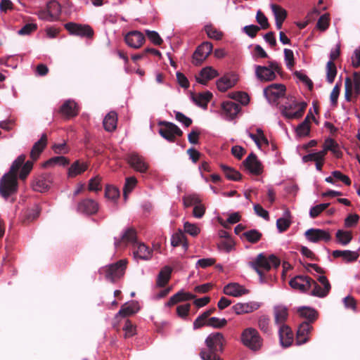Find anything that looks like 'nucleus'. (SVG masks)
Returning <instances> with one entry per match:
<instances>
[{
  "instance_id": "obj_7",
  "label": "nucleus",
  "mask_w": 360,
  "mask_h": 360,
  "mask_svg": "<svg viewBox=\"0 0 360 360\" xmlns=\"http://www.w3.org/2000/svg\"><path fill=\"white\" fill-rule=\"evenodd\" d=\"M243 344L252 351L259 350L263 345V339L257 329L249 327L245 328L241 334Z\"/></svg>"
},
{
  "instance_id": "obj_62",
  "label": "nucleus",
  "mask_w": 360,
  "mask_h": 360,
  "mask_svg": "<svg viewBox=\"0 0 360 360\" xmlns=\"http://www.w3.org/2000/svg\"><path fill=\"white\" fill-rule=\"evenodd\" d=\"M101 178L99 176L91 178L89 182L88 189L90 191H98L101 190L102 187L101 185Z\"/></svg>"
},
{
  "instance_id": "obj_25",
  "label": "nucleus",
  "mask_w": 360,
  "mask_h": 360,
  "mask_svg": "<svg viewBox=\"0 0 360 360\" xmlns=\"http://www.w3.org/2000/svg\"><path fill=\"white\" fill-rule=\"evenodd\" d=\"M245 168L252 174L258 175L262 172V167L253 153L250 154L244 161Z\"/></svg>"
},
{
  "instance_id": "obj_6",
  "label": "nucleus",
  "mask_w": 360,
  "mask_h": 360,
  "mask_svg": "<svg viewBox=\"0 0 360 360\" xmlns=\"http://www.w3.org/2000/svg\"><path fill=\"white\" fill-rule=\"evenodd\" d=\"M226 98L233 100V101H226V120L233 119L240 112V108L236 102L242 105H246L249 102L248 95L241 91L230 92L226 94Z\"/></svg>"
},
{
  "instance_id": "obj_34",
  "label": "nucleus",
  "mask_w": 360,
  "mask_h": 360,
  "mask_svg": "<svg viewBox=\"0 0 360 360\" xmlns=\"http://www.w3.org/2000/svg\"><path fill=\"white\" fill-rule=\"evenodd\" d=\"M270 7L276 20V27L278 30H281L283 21L286 18L287 12L284 8L276 4H271Z\"/></svg>"
},
{
  "instance_id": "obj_40",
  "label": "nucleus",
  "mask_w": 360,
  "mask_h": 360,
  "mask_svg": "<svg viewBox=\"0 0 360 360\" xmlns=\"http://www.w3.org/2000/svg\"><path fill=\"white\" fill-rule=\"evenodd\" d=\"M309 115H307L304 121L300 123L295 129L296 135L299 137L307 136L310 132Z\"/></svg>"
},
{
  "instance_id": "obj_43",
  "label": "nucleus",
  "mask_w": 360,
  "mask_h": 360,
  "mask_svg": "<svg viewBox=\"0 0 360 360\" xmlns=\"http://www.w3.org/2000/svg\"><path fill=\"white\" fill-rule=\"evenodd\" d=\"M124 338H130L136 334V326L133 324L129 319H127L123 326Z\"/></svg>"
},
{
  "instance_id": "obj_51",
  "label": "nucleus",
  "mask_w": 360,
  "mask_h": 360,
  "mask_svg": "<svg viewBox=\"0 0 360 360\" xmlns=\"http://www.w3.org/2000/svg\"><path fill=\"white\" fill-rule=\"evenodd\" d=\"M184 230L186 233L193 237L197 236L200 233V228L197 224L188 221L184 223Z\"/></svg>"
},
{
  "instance_id": "obj_42",
  "label": "nucleus",
  "mask_w": 360,
  "mask_h": 360,
  "mask_svg": "<svg viewBox=\"0 0 360 360\" xmlns=\"http://www.w3.org/2000/svg\"><path fill=\"white\" fill-rule=\"evenodd\" d=\"M298 314L303 318L308 319L310 321H313L316 319L317 313L316 311L308 307H300L297 309Z\"/></svg>"
},
{
  "instance_id": "obj_19",
  "label": "nucleus",
  "mask_w": 360,
  "mask_h": 360,
  "mask_svg": "<svg viewBox=\"0 0 360 360\" xmlns=\"http://www.w3.org/2000/svg\"><path fill=\"white\" fill-rule=\"evenodd\" d=\"M285 91V86L281 84H273L264 90V94L269 101H275L283 96Z\"/></svg>"
},
{
  "instance_id": "obj_28",
  "label": "nucleus",
  "mask_w": 360,
  "mask_h": 360,
  "mask_svg": "<svg viewBox=\"0 0 360 360\" xmlns=\"http://www.w3.org/2000/svg\"><path fill=\"white\" fill-rule=\"evenodd\" d=\"M139 310V307L136 302H126L121 307L119 311L115 314V318L130 316L137 313Z\"/></svg>"
},
{
  "instance_id": "obj_14",
  "label": "nucleus",
  "mask_w": 360,
  "mask_h": 360,
  "mask_svg": "<svg viewBox=\"0 0 360 360\" xmlns=\"http://www.w3.org/2000/svg\"><path fill=\"white\" fill-rule=\"evenodd\" d=\"M212 44L205 41L199 45L193 54V63L200 65L207 58L212 51Z\"/></svg>"
},
{
  "instance_id": "obj_15",
  "label": "nucleus",
  "mask_w": 360,
  "mask_h": 360,
  "mask_svg": "<svg viewBox=\"0 0 360 360\" xmlns=\"http://www.w3.org/2000/svg\"><path fill=\"white\" fill-rule=\"evenodd\" d=\"M304 236L311 243L328 242L331 239V236L328 231L319 229H309L305 231Z\"/></svg>"
},
{
  "instance_id": "obj_48",
  "label": "nucleus",
  "mask_w": 360,
  "mask_h": 360,
  "mask_svg": "<svg viewBox=\"0 0 360 360\" xmlns=\"http://www.w3.org/2000/svg\"><path fill=\"white\" fill-rule=\"evenodd\" d=\"M250 136L259 148L262 144L268 145V141L261 129H257V134H250Z\"/></svg>"
},
{
  "instance_id": "obj_56",
  "label": "nucleus",
  "mask_w": 360,
  "mask_h": 360,
  "mask_svg": "<svg viewBox=\"0 0 360 360\" xmlns=\"http://www.w3.org/2000/svg\"><path fill=\"white\" fill-rule=\"evenodd\" d=\"M191 309L190 304H180L176 307V314L182 319H186L189 315Z\"/></svg>"
},
{
  "instance_id": "obj_26",
  "label": "nucleus",
  "mask_w": 360,
  "mask_h": 360,
  "mask_svg": "<svg viewBox=\"0 0 360 360\" xmlns=\"http://www.w3.org/2000/svg\"><path fill=\"white\" fill-rule=\"evenodd\" d=\"M134 257L143 260H149L152 257L153 251L144 243H136L133 245Z\"/></svg>"
},
{
  "instance_id": "obj_20",
  "label": "nucleus",
  "mask_w": 360,
  "mask_h": 360,
  "mask_svg": "<svg viewBox=\"0 0 360 360\" xmlns=\"http://www.w3.org/2000/svg\"><path fill=\"white\" fill-rule=\"evenodd\" d=\"M59 112L66 119H70L78 115L79 108L75 101L69 99L61 105Z\"/></svg>"
},
{
  "instance_id": "obj_63",
  "label": "nucleus",
  "mask_w": 360,
  "mask_h": 360,
  "mask_svg": "<svg viewBox=\"0 0 360 360\" xmlns=\"http://www.w3.org/2000/svg\"><path fill=\"white\" fill-rule=\"evenodd\" d=\"M68 163H69V160L65 157H64V156H56V157H53V158H51V159H49L46 162V165H58L64 166V165H68Z\"/></svg>"
},
{
  "instance_id": "obj_4",
  "label": "nucleus",
  "mask_w": 360,
  "mask_h": 360,
  "mask_svg": "<svg viewBox=\"0 0 360 360\" xmlns=\"http://www.w3.org/2000/svg\"><path fill=\"white\" fill-rule=\"evenodd\" d=\"M328 150H330L334 154L338 155V145L332 139H328L325 141L322 150L306 155L303 156L302 160L304 162H316V169L321 171Z\"/></svg>"
},
{
  "instance_id": "obj_52",
  "label": "nucleus",
  "mask_w": 360,
  "mask_h": 360,
  "mask_svg": "<svg viewBox=\"0 0 360 360\" xmlns=\"http://www.w3.org/2000/svg\"><path fill=\"white\" fill-rule=\"evenodd\" d=\"M248 241L252 243L258 242L262 238V233L256 229L248 231L243 233Z\"/></svg>"
},
{
  "instance_id": "obj_32",
  "label": "nucleus",
  "mask_w": 360,
  "mask_h": 360,
  "mask_svg": "<svg viewBox=\"0 0 360 360\" xmlns=\"http://www.w3.org/2000/svg\"><path fill=\"white\" fill-rule=\"evenodd\" d=\"M89 165L86 162L76 160L68 169V176L69 178H75L78 175L83 174L87 170Z\"/></svg>"
},
{
  "instance_id": "obj_2",
  "label": "nucleus",
  "mask_w": 360,
  "mask_h": 360,
  "mask_svg": "<svg viewBox=\"0 0 360 360\" xmlns=\"http://www.w3.org/2000/svg\"><path fill=\"white\" fill-rule=\"evenodd\" d=\"M205 342L208 351H200V356L202 360H223L217 354V352H222L224 350L225 338L223 333H212L206 338Z\"/></svg>"
},
{
  "instance_id": "obj_53",
  "label": "nucleus",
  "mask_w": 360,
  "mask_h": 360,
  "mask_svg": "<svg viewBox=\"0 0 360 360\" xmlns=\"http://www.w3.org/2000/svg\"><path fill=\"white\" fill-rule=\"evenodd\" d=\"M258 327L265 333L270 332V319L266 315H262L258 319Z\"/></svg>"
},
{
  "instance_id": "obj_54",
  "label": "nucleus",
  "mask_w": 360,
  "mask_h": 360,
  "mask_svg": "<svg viewBox=\"0 0 360 360\" xmlns=\"http://www.w3.org/2000/svg\"><path fill=\"white\" fill-rule=\"evenodd\" d=\"M284 53V61L286 67L289 70H292L295 65V57L294 53L291 49H285L283 51Z\"/></svg>"
},
{
  "instance_id": "obj_39",
  "label": "nucleus",
  "mask_w": 360,
  "mask_h": 360,
  "mask_svg": "<svg viewBox=\"0 0 360 360\" xmlns=\"http://www.w3.org/2000/svg\"><path fill=\"white\" fill-rule=\"evenodd\" d=\"M333 255L334 257H342L347 262L356 261L359 257L356 252L351 250H335Z\"/></svg>"
},
{
  "instance_id": "obj_41",
  "label": "nucleus",
  "mask_w": 360,
  "mask_h": 360,
  "mask_svg": "<svg viewBox=\"0 0 360 360\" xmlns=\"http://www.w3.org/2000/svg\"><path fill=\"white\" fill-rule=\"evenodd\" d=\"M46 9L49 11L51 18L58 20L61 13L60 4L56 1H51L46 5Z\"/></svg>"
},
{
  "instance_id": "obj_30",
  "label": "nucleus",
  "mask_w": 360,
  "mask_h": 360,
  "mask_svg": "<svg viewBox=\"0 0 360 360\" xmlns=\"http://www.w3.org/2000/svg\"><path fill=\"white\" fill-rule=\"evenodd\" d=\"M212 98V94L208 91L191 95L193 102L204 110L207 108L209 102Z\"/></svg>"
},
{
  "instance_id": "obj_44",
  "label": "nucleus",
  "mask_w": 360,
  "mask_h": 360,
  "mask_svg": "<svg viewBox=\"0 0 360 360\" xmlns=\"http://www.w3.org/2000/svg\"><path fill=\"white\" fill-rule=\"evenodd\" d=\"M199 202H201V198L197 194H188L183 197V204L184 207L187 208L191 206H195Z\"/></svg>"
},
{
  "instance_id": "obj_47",
  "label": "nucleus",
  "mask_w": 360,
  "mask_h": 360,
  "mask_svg": "<svg viewBox=\"0 0 360 360\" xmlns=\"http://www.w3.org/2000/svg\"><path fill=\"white\" fill-rule=\"evenodd\" d=\"M205 30L208 36L211 39L216 40L221 39L223 37V32L219 31L217 27L212 25H207L205 27Z\"/></svg>"
},
{
  "instance_id": "obj_46",
  "label": "nucleus",
  "mask_w": 360,
  "mask_h": 360,
  "mask_svg": "<svg viewBox=\"0 0 360 360\" xmlns=\"http://www.w3.org/2000/svg\"><path fill=\"white\" fill-rule=\"evenodd\" d=\"M336 238L338 243L346 245L352 240V236L350 231L338 230L336 233Z\"/></svg>"
},
{
  "instance_id": "obj_49",
  "label": "nucleus",
  "mask_w": 360,
  "mask_h": 360,
  "mask_svg": "<svg viewBox=\"0 0 360 360\" xmlns=\"http://www.w3.org/2000/svg\"><path fill=\"white\" fill-rule=\"evenodd\" d=\"M337 70L333 61H328L326 64V79L328 83L332 84L336 77Z\"/></svg>"
},
{
  "instance_id": "obj_64",
  "label": "nucleus",
  "mask_w": 360,
  "mask_h": 360,
  "mask_svg": "<svg viewBox=\"0 0 360 360\" xmlns=\"http://www.w3.org/2000/svg\"><path fill=\"white\" fill-rule=\"evenodd\" d=\"M340 86H341V82H338L333 87L330 96V103L333 105H335L338 103V99L340 95Z\"/></svg>"
},
{
  "instance_id": "obj_22",
  "label": "nucleus",
  "mask_w": 360,
  "mask_h": 360,
  "mask_svg": "<svg viewBox=\"0 0 360 360\" xmlns=\"http://www.w3.org/2000/svg\"><path fill=\"white\" fill-rule=\"evenodd\" d=\"M261 304L258 302H249L245 303H237L232 307L233 310L237 314H248L258 309Z\"/></svg>"
},
{
  "instance_id": "obj_21",
  "label": "nucleus",
  "mask_w": 360,
  "mask_h": 360,
  "mask_svg": "<svg viewBox=\"0 0 360 360\" xmlns=\"http://www.w3.org/2000/svg\"><path fill=\"white\" fill-rule=\"evenodd\" d=\"M312 326L309 322L302 323L297 331L296 343L298 345L307 342L309 340V335L312 330Z\"/></svg>"
},
{
  "instance_id": "obj_38",
  "label": "nucleus",
  "mask_w": 360,
  "mask_h": 360,
  "mask_svg": "<svg viewBox=\"0 0 360 360\" xmlns=\"http://www.w3.org/2000/svg\"><path fill=\"white\" fill-rule=\"evenodd\" d=\"M172 268L166 266L158 274L156 285L158 287H164L169 281Z\"/></svg>"
},
{
  "instance_id": "obj_45",
  "label": "nucleus",
  "mask_w": 360,
  "mask_h": 360,
  "mask_svg": "<svg viewBox=\"0 0 360 360\" xmlns=\"http://www.w3.org/2000/svg\"><path fill=\"white\" fill-rule=\"evenodd\" d=\"M137 184V179L134 176L127 177L125 179V184L123 188L124 198L125 200Z\"/></svg>"
},
{
  "instance_id": "obj_57",
  "label": "nucleus",
  "mask_w": 360,
  "mask_h": 360,
  "mask_svg": "<svg viewBox=\"0 0 360 360\" xmlns=\"http://www.w3.org/2000/svg\"><path fill=\"white\" fill-rule=\"evenodd\" d=\"M329 205V203H322L312 207L309 210L310 217L312 219L317 217Z\"/></svg>"
},
{
  "instance_id": "obj_27",
  "label": "nucleus",
  "mask_w": 360,
  "mask_h": 360,
  "mask_svg": "<svg viewBox=\"0 0 360 360\" xmlns=\"http://www.w3.org/2000/svg\"><path fill=\"white\" fill-rule=\"evenodd\" d=\"M274 317L276 325H285L288 318V309L283 304H277L274 307Z\"/></svg>"
},
{
  "instance_id": "obj_17",
  "label": "nucleus",
  "mask_w": 360,
  "mask_h": 360,
  "mask_svg": "<svg viewBox=\"0 0 360 360\" xmlns=\"http://www.w3.org/2000/svg\"><path fill=\"white\" fill-rule=\"evenodd\" d=\"M126 44L131 48L138 49L145 43V37L139 31L134 30L129 32L124 37Z\"/></svg>"
},
{
  "instance_id": "obj_8",
  "label": "nucleus",
  "mask_w": 360,
  "mask_h": 360,
  "mask_svg": "<svg viewBox=\"0 0 360 360\" xmlns=\"http://www.w3.org/2000/svg\"><path fill=\"white\" fill-rule=\"evenodd\" d=\"M255 75L261 82H270L276 78L281 72V65L276 61H269L268 66L256 65Z\"/></svg>"
},
{
  "instance_id": "obj_31",
  "label": "nucleus",
  "mask_w": 360,
  "mask_h": 360,
  "mask_svg": "<svg viewBox=\"0 0 360 360\" xmlns=\"http://www.w3.org/2000/svg\"><path fill=\"white\" fill-rule=\"evenodd\" d=\"M280 342L283 347H289L293 341V333L286 325L280 326L278 330Z\"/></svg>"
},
{
  "instance_id": "obj_55",
  "label": "nucleus",
  "mask_w": 360,
  "mask_h": 360,
  "mask_svg": "<svg viewBox=\"0 0 360 360\" xmlns=\"http://www.w3.org/2000/svg\"><path fill=\"white\" fill-rule=\"evenodd\" d=\"M146 34L148 39L155 45L160 46L162 44L163 40L156 31L146 30Z\"/></svg>"
},
{
  "instance_id": "obj_33",
  "label": "nucleus",
  "mask_w": 360,
  "mask_h": 360,
  "mask_svg": "<svg viewBox=\"0 0 360 360\" xmlns=\"http://www.w3.org/2000/svg\"><path fill=\"white\" fill-rule=\"evenodd\" d=\"M217 71L211 67L202 68L199 74L195 77L196 81L202 85H206L207 82L217 77Z\"/></svg>"
},
{
  "instance_id": "obj_13",
  "label": "nucleus",
  "mask_w": 360,
  "mask_h": 360,
  "mask_svg": "<svg viewBox=\"0 0 360 360\" xmlns=\"http://www.w3.org/2000/svg\"><path fill=\"white\" fill-rule=\"evenodd\" d=\"M345 98L350 100V96L354 94L356 96L360 94V73L354 72L353 78L347 77L345 82Z\"/></svg>"
},
{
  "instance_id": "obj_12",
  "label": "nucleus",
  "mask_w": 360,
  "mask_h": 360,
  "mask_svg": "<svg viewBox=\"0 0 360 360\" xmlns=\"http://www.w3.org/2000/svg\"><path fill=\"white\" fill-rule=\"evenodd\" d=\"M126 160L129 166L136 172L146 173L149 168V164L146 158L137 153H129Z\"/></svg>"
},
{
  "instance_id": "obj_61",
  "label": "nucleus",
  "mask_w": 360,
  "mask_h": 360,
  "mask_svg": "<svg viewBox=\"0 0 360 360\" xmlns=\"http://www.w3.org/2000/svg\"><path fill=\"white\" fill-rule=\"evenodd\" d=\"M225 326V319H219L217 317H211L208 319L207 327L213 328H221Z\"/></svg>"
},
{
  "instance_id": "obj_11",
  "label": "nucleus",
  "mask_w": 360,
  "mask_h": 360,
  "mask_svg": "<svg viewBox=\"0 0 360 360\" xmlns=\"http://www.w3.org/2000/svg\"><path fill=\"white\" fill-rule=\"evenodd\" d=\"M64 27L72 35L91 39L94 34V30L89 25L70 22L65 24Z\"/></svg>"
},
{
  "instance_id": "obj_58",
  "label": "nucleus",
  "mask_w": 360,
  "mask_h": 360,
  "mask_svg": "<svg viewBox=\"0 0 360 360\" xmlns=\"http://www.w3.org/2000/svg\"><path fill=\"white\" fill-rule=\"evenodd\" d=\"M311 285H313L314 289L311 291V295L313 296H316L318 297H326L329 292L326 290H323L319 285L317 284L314 280H312Z\"/></svg>"
},
{
  "instance_id": "obj_59",
  "label": "nucleus",
  "mask_w": 360,
  "mask_h": 360,
  "mask_svg": "<svg viewBox=\"0 0 360 360\" xmlns=\"http://www.w3.org/2000/svg\"><path fill=\"white\" fill-rule=\"evenodd\" d=\"M105 195L107 198L115 200L120 196V191L113 186H107L105 187Z\"/></svg>"
},
{
  "instance_id": "obj_10",
  "label": "nucleus",
  "mask_w": 360,
  "mask_h": 360,
  "mask_svg": "<svg viewBox=\"0 0 360 360\" xmlns=\"http://www.w3.org/2000/svg\"><path fill=\"white\" fill-rule=\"evenodd\" d=\"M161 127L159 129V134L169 142H174L176 136H181L183 131L175 124L167 121L159 122Z\"/></svg>"
},
{
  "instance_id": "obj_9",
  "label": "nucleus",
  "mask_w": 360,
  "mask_h": 360,
  "mask_svg": "<svg viewBox=\"0 0 360 360\" xmlns=\"http://www.w3.org/2000/svg\"><path fill=\"white\" fill-rule=\"evenodd\" d=\"M304 103H298L294 99H290L281 108L282 115L287 119H299L304 113L306 108Z\"/></svg>"
},
{
  "instance_id": "obj_24",
  "label": "nucleus",
  "mask_w": 360,
  "mask_h": 360,
  "mask_svg": "<svg viewBox=\"0 0 360 360\" xmlns=\"http://www.w3.org/2000/svg\"><path fill=\"white\" fill-rule=\"evenodd\" d=\"M51 178L47 174L37 176L32 181V187L34 191L38 192L46 191L51 186Z\"/></svg>"
},
{
  "instance_id": "obj_16",
  "label": "nucleus",
  "mask_w": 360,
  "mask_h": 360,
  "mask_svg": "<svg viewBox=\"0 0 360 360\" xmlns=\"http://www.w3.org/2000/svg\"><path fill=\"white\" fill-rule=\"evenodd\" d=\"M99 206L96 201L91 198L80 200L77 205V211L79 213L91 215L97 213Z\"/></svg>"
},
{
  "instance_id": "obj_50",
  "label": "nucleus",
  "mask_w": 360,
  "mask_h": 360,
  "mask_svg": "<svg viewBox=\"0 0 360 360\" xmlns=\"http://www.w3.org/2000/svg\"><path fill=\"white\" fill-rule=\"evenodd\" d=\"M33 162L34 161L32 160H27V162L24 161V162L22 164L21 167H20V169L21 168V170L19 174V178L21 180H25L32 171L33 168Z\"/></svg>"
},
{
  "instance_id": "obj_60",
  "label": "nucleus",
  "mask_w": 360,
  "mask_h": 360,
  "mask_svg": "<svg viewBox=\"0 0 360 360\" xmlns=\"http://www.w3.org/2000/svg\"><path fill=\"white\" fill-rule=\"evenodd\" d=\"M329 21L330 18L328 14L322 15L317 21V29L322 32L326 30L329 26Z\"/></svg>"
},
{
  "instance_id": "obj_23",
  "label": "nucleus",
  "mask_w": 360,
  "mask_h": 360,
  "mask_svg": "<svg viewBox=\"0 0 360 360\" xmlns=\"http://www.w3.org/2000/svg\"><path fill=\"white\" fill-rule=\"evenodd\" d=\"M48 138L46 134H43L39 141H37L32 146L30 151V158L32 161H36L40 157L47 146Z\"/></svg>"
},
{
  "instance_id": "obj_1",
  "label": "nucleus",
  "mask_w": 360,
  "mask_h": 360,
  "mask_svg": "<svg viewBox=\"0 0 360 360\" xmlns=\"http://www.w3.org/2000/svg\"><path fill=\"white\" fill-rule=\"evenodd\" d=\"M25 158L26 155L24 154L19 155L13 162L9 172L1 179L0 195L5 199L17 193L18 188L17 174Z\"/></svg>"
},
{
  "instance_id": "obj_35",
  "label": "nucleus",
  "mask_w": 360,
  "mask_h": 360,
  "mask_svg": "<svg viewBox=\"0 0 360 360\" xmlns=\"http://www.w3.org/2000/svg\"><path fill=\"white\" fill-rule=\"evenodd\" d=\"M117 114L115 111L108 112L103 119V124L107 131H113L117 128Z\"/></svg>"
},
{
  "instance_id": "obj_18",
  "label": "nucleus",
  "mask_w": 360,
  "mask_h": 360,
  "mask_svg": "<svg viewBox=\"0 0 360 360\" xmlns=\"http://www.w3.org/2000/svg\"><path fill=\"white\" fill-rule=\"evenodd\" d=\"M312 279L309 276H297L292 278L289 284L292 288L304 292L311 287Z\"/></svg>"
},
{
  "instance_id": "obj_37",
  "label": "nucleus",
  "mask_w": 360,
  "mask_h": 360,
  "mask_svg": "<svg viewBox=\"0 0 360 360\" xmlns=\"http://www.w3.org/2000/svg\"><path fill=\"white\" fill-rule=\"evenodd\" d=\"M249 291L243 286L236 283H231L226 285V295L238 297L248 294Z\"/></svg>"
},
{
  "instance_id": "obj_5",
  "label": "nucleus",
  "mask_w": 360,
  "mask_h": 360,
  "mask_svg": "<svg viewBox=\"0 0 360 360\" xmlns=\"http://www.w3.org/2000/svg\"><path fill=\"white\" fill-rule=\"evenodd\" d=\"M127 264V259H122L115 263L103 266L99 269V273L107 280L115 283L124 276Z\"/></svg>"
},
{
  "instance_id": "obj_36",
  "label": "nucleus",
  "mask_w": 360,
  "mask_h": 360,
  "mask_svg": "<svg viewBox=\"0 0 360 360\" xmlns=\"http://www.w3.org/2000/svg\"><path fill=\"white\" fill-rule=\"evenodd\" d=\"M171 245L173 247L182 245L184 249L185 250H187L188 248V243L186 237L185 236L181 230H179L177 232H176L172 236Z\"/></svg>"
},
{
  "instance_id": "obj_29",
  "label": "nucleus",
  "mask_w": 360,
  "mask_h": 360,
  "mask_svg": "<svg viewBox=\"0 0 360 360\" xmlns=\"http://www.w3.org/2000/svg\"><path fill=\"white\" fill-rule=\"evenodd\" d=\"M136 239V232L135 229L129 228L123 233L120 238H115V246L120 247L122 244L127 245L128 243L135 242Z\"/></svg>"
},
{
  "instance_id": "obj_3",
  "label": "nucleus",
  "mask_w": 360,
  "mask_h": 360,
  "mask_svg": "<svg viewBox=\"0 0 360 360\" xmlns=\"http://www.w3.org/2000/svg\"><path fill=\"white\" fill-rule=\"evenodd\" d=\"M249 264L262 279L265 272L269 271L272 267L276 268L280 265V260L274 255L266 257L264 254L260 253Z\"/></svg>"
}]
</instances>
